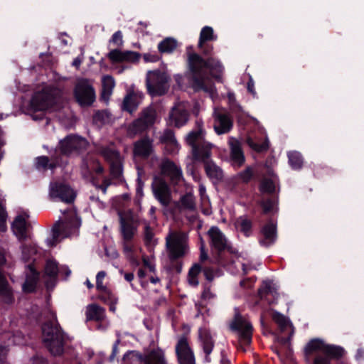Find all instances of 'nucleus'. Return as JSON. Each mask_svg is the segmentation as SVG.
Masks as SVG:
<instances>
[{"label":"nucleus","mask_w":364,"mask_h":364,"mask_svg":"<svg viewBox=\"0 0 364 364\" xmlns=\"http://www.w3.org/2000/svg\"><path fill=\"white\" fill-rule=\"evenodd\" d=\"M230 328L232 331L238 334L239 340L245 346H249L252 343L253 326L250 321L246 320L237 311L234 318L230 324Z\"/></svg>","instance_id":"10"},{"label":"nucleus","mask_w":364,"mask_h":364,"mask_svg":"<svg viewBox=\"0 0 364 364\" xmlns=\"http://www.w3.org/2000/svg\"><path fill=\"white\" fill-rule=\"evenodd\" d=\"M278 202L279 198L276 195L269 196L267 198L262 200L260 205L262 208L263 214L267 215L273 212L277 213L278 211Z\"/></svg>","instance_id":"32"},{"label":"nucleus","mask_w":364,"mask_h":364,"mask_svg":"<svg viewBox=\"0 0 364 364\" xmlns=\"http://www.w3.org/2000/svg\"><path fill=\"white\" fill-rule=\"evenodd\" d=\"M233 127V119L228 113H218L215 116L214 129L218 134L228 133Z\"/></svg>","instance_id":"18"},{"label":"nucleus","mask_w":364,"mask_h":364,"mask_svg":"<svg viewBox=\"0 0 364 364\" xmlns=\"http://www.w3.org/2000/svg\"><path fill=\"white\" fill-rule=\"evenodd\" d=\"M166 247L170 260L168 270L181 274L183 262L181 260L188 252V246L185 235L177 232H170L166 237Z\"/></svg>","instance_id":"3"},{"label":"nucleus","mask_w":364,"mask_h":364,"mask_svg":"<svg viewBox=\"0 0 364 364\" xmlns=\"http://www.w3.org/2000/svg\"><path fill=\"white\" fill-rule=\"evenodd\" d=\"M38 279V274L35 272H32V277H27L25 283L23 285L24 291L31 292L34 290L36 281Z\"/></svg>","instance_id":"46"},{"label":"nucleus","mask_w":364,"mask_h":364,"mask_svg":"<svg viewBox=\"0 0 364 364\" xmlns=\"http://www.w3.org/2000/svg\"><path fill=\"white\" fill-rule=\"evenodd\" d=\"M177 41L171 37L165 38L158 44V50L160 53H172L177 48Z\"/></svg>","instance_id":"34"},{"label":"nucleus","mask_w":364,"mask_h":364,"mask_svg":"<svg viewBox=\"0 0 364 364\" xmlns=\"http://www.w3.org/2000/svg\"><path fill=\"white\" fill-rule=\"evenodd\" d=\"M262 237L259 240L261 246L266 248L273 245L278 238L277 222L274 218H269L260 229Z\"/></svg>","instance_id":"11"},{"label":"nucleus","mask_w":364,"mask_h":364,"mask_svg":"<svg viewBox=\"0 0 364 364\" xmlns=\"http://www.w3.org/2000/svg\"><path fill=\"white\" fill-rule=\"evenodd\" d=\"M86 320L94 321L97 323L96 325V329L104 331L107 329V325L105 324L103 321L105 319V309L97 304H91L87 306L86 311Z\"/></svg>","instance_id":"14"},{"label":"nucleus","mask_w":364,"mask_h":364,"mask_svg":"<svg viewBox=\"0 0 364 364\" xmlns=\"http://www.w3.org/2000/svg\"><path fill=\"white\" fill-rule=\"evenodd\" d=\"M99 291V299L105 304L110 303L113 301H118L117 296L109 289L105 288Z\"/></svg>","instance_id":"42"},{"label":"nucleus","mask_w":364,"mask_h":364,"mask_svg":"<svg viewBox=\"0 0 364 364\" xmlns=\"http://www.w3.org/2000/svg\"><path fill=\"white\" fill-rule=\"evenodd\" d=\"M324 342L319 338H313L310 340L305 346L304 353L306 360L315 352L321 350L323 353Z\"/></svg>","instance_id":"30"},{"label":"nucleus","mask_w":364,"mask_h":364,"mask_svg":"<svg viewBox=\"0 0 364 364\" xmlns=\"http://www.w3.org/2000/svg\"><path fill=\"white\" fill-rule=\"evenodd\" d=\"M216 39L217 36L214 35L213 28L205 26L200 31L198 47H200L203 43L215 41Z\"/></svg>","instance_id":"37"},{"label":"nucleus","mask_w":364,"mask_h":364,"mask_svg":"<svg viewBox=\"0 0 364 364\" xmlns=\"http://www.w3.org/2000/svg\"><path fill=\"white\" fill-rule=\"evenodd\" d=\"M140 57V53L131 50L122 51L119 49H113L107 54V58L112 63H136L139 60Z\"/></svg>","instance_id":"15"},{"label":"nucleus","mask_w":364,"mask_h":364,"mask_svg":"<svg viewBox=\"0 0 364 364\" xmlns=\"http://www.w3.org/2000/svg\"><path fill=\"white\" fill-rule=\"evenodd\" d=\"M7 218V213L4 205L0 202V230L4 231L6 229L5 223Z\"/></svg>","instance_id":"56"},{"label":"nucleus","mask_w":364,"mask_h":364,"mask_svg":"<svg viewBox=\"0 0 364 364\" xmlns=\"http://www.w3.org/2000/svg\"><path fill=\"white\" fill-rule=\"evenodd\" d=\"M198 48L204 58L195 52L193 46L186 48L187 75L195 92H210V87L205 83L207 74L218 82H222L224 67L220 60L213 57V46L209 42L203 43Z\"/></svg>","instance_id":"1"},{"label":"nucleus","mask_w":364,"mask_h":364,"mask_svg":"<svg viewBox=\"0 0 364 364\" xmlns=\"http://www.w3.org/2000/svg\"><path fill=\"white\" fill-rule=\"evenodd\" d=\"M214 297V294L210 291V285L209 284H204L203 287V291L201 294V299L206 300V299H210Z\"/></svg>","instance_id":"63"},{"label":"nucleus","mask_w":364,"mask_h":364,"mask_svg":"<svg viewBox=\"0 0 364 364\" xmlns=\"http://www.w3.org/2000/svg\"><path fill=\"white\" fill-rule=\"evenodd\" d=\"M156 112L152 107H147L143 109L139 118L134 120L127 128V134L130 137H134L136 134H141L151 127L156 121Z\"/></svg>","instance_id":"9"},{"label":"nucleus","mask_w":364,"mask_h":364,"mask_svg":"<svg viewBox=\"0 0 364 364\" xmlns=\"http://www.w3.org/2000/svg\"><path fill=\"white\" fill-rule=\"evenodd\" d=\"M139 359L144 364H166L164 352L161 349L151 350L146 355H141Z\"/></svg>","instance_id":"24"},{"label":"nucleus","mask_w":364,"mask_h":364,"mask_svg":"<svg viewBox=\"0 0 364 364\" xmlns=\"http://www.w3.org/2000/svg\"><path fill=\"white\" fill-rule=\"evenodd\" d=\"M235 227L241 233L248 237L252 234L253 221L247 215H242L236 220Z\"/></svg>","instance_id":"25"},{"label":"nucleus","mask_w":364,"mask_h":364,"mask_svg":"<svg viewBox=\"0 0 364 364\" xmlns=\"http://www.w3.org/2000/svg\"><path fill=\"white\" fill-rule=\"evenodd\" d=\"M106 276V272L100 271L97 274L96 276V289L97 291H100L105 288H107L103 285V280Z\"/></svg>","instance_id":"55"},{"label":"nucleus","mask_w":364,"mask_h":364,"mask_svg":"<svg viewBox=\"0 0 364 364\" xmlns=\"http://www.w3.org/2000/svg\"><path fill=\"white\" fill-rule=\"evenodd\" d=\"M154 233L152 228L149 225H146L144 232V240L146 245H149L152 243L154 240Z\"/></svg>","instance_id":"52"},{"label":"nucleus","mask_w":364,"mask_h":364,"mask_svg":"<svg viewBox=\"0 0 364 364\" xmlns=\"http://www.w3.org/2000/svg\"><path fill=\"white\" fill-rule=\"evenodd\" d=\"M42 336L43 343L53 355L62 354L63 351V335L54 320L46 322L43 325Z\"/></svg>","instance_id":"4"},{"label":"nucleus","mask_w":364,"mask_h":364,"mask_svg":"<svg viewBox=\"0 0 364 364\" xmlns=\"http://www.w3.org/2000/svg\"><path fill=\"white\" fill-rule=\"evenodd\" d=\"M53 237L48 239L46 243L49 247L55 246L58 242L65 239L68 235V223L66 220L57 221L52 229Z\"/></svg>","instance_id":"16"},{"label":"nucleus","mask_w":364,"mask_h":364,"mask_svg":"<svg viewBox=\"0 0 364 364\" xmlns=\"http://www.w3.org/2000/svg\"><path fill=\"white\" fill-rule=\"evenodd\" d=\"M122 164L119 160L112 161L110 164V174L113 178L119 179L122 176Z\"/></svg>","instance_id":"45"},{"label":"nucleus","mask_w":364,"mask_h":364,"mask_svg":"<svg viewBox=\"0 0 364 364\" xmlns=\"http://www.w3.org/2000/svg\"><path fill=\"white\" fill-rule=\"evenodd\" d=\"M272 289L270 282H263L262 286L258 289V296L264 299L267 295L272 294Z\"/></svg>","instance_id":"48"},{"label":"nucleus","mask_w":364,"mask_h":364,"mask_svg":"<svg viewBox=\"0 0 364 364\" xmlns=\"http://www.w3.org/2000/svg\"><path fill=\"white\" fill-rule=\"evenodd\" d=\"M247 144L249 146L257 153H262L267 151L269 149V141L264 140L262 143H258L252 140V139H247Z\"/></svg>","instance_id":"44"},{"label":"nucleus","mask_w":364,"mask_h":364,"mask_svg":"<svg viewBox=\"0 0 364 364\" xmlns=\"http://www.w3.org/2000/svg\"><path fill=\"white\" fill-rule=\"evenodd\" d=\"M89 146L88 141L78 134H70V154L75 151L77 154L82 153Z\"/></svg>","instance_id":"23"},{"label":"nucleus","mask_w":364,"mask_h":364,"mask_svg":"<svg viewBox=\"0 0 364 364\" xmlns=\"http://www.w3.org/2000/svg\"><path fill=\"white\" fill-rule=\"evenodd\" d=\"M60 96V90L51 86H44L34 92L31 105L35 110H45L56 103Z\"/></svg>","instance_id":"6"},{"label":"nucleus","mask_w":364,"mask_h":364,"mask_svg":"<svg viewBox=\"0 0 364 364\" xmlns=\"http://www.w3.org/2000/svg\"><path fill=\"white\" fill-rule=\"evenodd\" d=\"M189 112L184 105L178 103L170 110L168 114V124L176 128H181L188 121Z\"/></svg>","instance_id":"12"},{"label":"nucleus","mask_w":364,"mask_h":364,"mask_svg":"<svg viewBox=\"0 0 364 364\" xmlns=\"http://www.w3.org/2000/svg\"><path fill=\"white\" fill-rule=\"evenodd\" d=\"M170 77L165 72L160 70L149 71L146 77V87L149 93L152 96H162L169 88Z\"/></svg>","instance_id":"7"},{"label":"nucleus","mask_w":364,"mask_h":364,"mask_svg":"<svg viewBox=\"0 0 364 364\" xmlns=\"http://www.w3.org/2000/svg\"><path fill=\"white\" fill-rule=\"evenodd\" d=\"M229 146L232 161L239 166H242L245 161V158L241 142L234 137H230Z\"/></svg>","instance_id":"21"},{"label":"nucleus","mask_w":364,"mask_h":364,"mask_svg":"<svg viewBox=\"0 0 364 364\" xmlns=\"http://www.w3.org/2000/svg\"><path fill=\"white\" fill-rule=\"evenodd\" d=\"M111 113L107 109L96 110L92 115V123L102 127L111 121Z\"/></svg>","instance_id":"33"},{"label":"nucleus","mask_w":364,"mask_h":364,"mask_svg":"<svg viewBox=\"0 0 364 364\" xmlns=\"http://www.w3.org/2000/svg\"><path fill=\"white\" fill-rule=\"evenodd\" d=\"M46 273L53 277L58 273V266L54 262H48L46 266Z\"/></svg>","instance_id":"58"},{"label":"nucleus","mask_w":364,"mask_h":364,"mask_svg":"<svg viewBox=\"0 0 364 364\" xmlns=\"http://www.w3.org/2000/svg\"><path fill=\"white\" fill-rule=\"evenodd\" d=\"M12 229L14 234L19 240H23L26 238V221L22 216H18L12 224Z\"/></svg>","instance_id":"31"},{"label":"nucleus","mask_w":364,"mask_h":364,"mask_svg":"<svg viewBox=\"0 0 364 364\" xmlns=\"http://www.w3.org/2000/svg\"><path fill=\"white\" fill-rule=\"evenodd\" d=\"M102 155L107 159L115 161L119 160V154L117 151L109 148H105L102 150Z\"/></svg>","instance_id":"53"},{"label":"nucleus","mask_w":364,"mask_h":364,"mask_svg":"<svg viewBox=\"0 0 364 364\" xmlns=\"http://www.w3.org/2000/svg\"><path fill=\"white\" fill-rule=\"evenodd\" d=\"M122 33L121 31H117L112 35L109 40V43H113L117 46H121L123 44Z\"/></svg>","instance_id":"57"},{"label":"nucleus","mask_w":364,"mask_h":364,"mask_svg":"<svg viewBox=\"0 0 364 364\" xmlns=\"http://www.w3.org/2000/svg\"><path fill=\"white\" fill-rule=\"evenodd\" d=\"M179 144L177 141L165 144V151L168 154H174L178 152Z\"/></svg>","instance_id":"59"},{"label":"nucleus","mask_w":364,"mask_h":364,"mask_svg":"<svg viewBox=\"0 0 364 364\" xmlns=\"http://www.w3.org/2000/svg\"><path fill=\"white\" fill-rule=\"evenodd\" d=\"M254 173L251 167H247L242 172L240 173V178L245 183H249L253 178Z\"/></svg>","instance_id":"54"},{"label":"nucleus","mask_w":364,"mask_h":364,"mask_svg":"<svg viewBox=\"0 0 364 364\" xmlns=\"http://www.w3.org/2000/svg\"><path fill=\"white\" fill-rule=\"evenodd\" d=\"M204 267L199 263H195L189 269L188 277L191 285L197 287L199 284L198 276L203 272Z\"/></svg>","instance_id":"39"},{"label":"nucleus","mask_w":364,"mask_h":364,"mask_svg":"<svg viewBox=\"0 0 364 364\" xmlns=\"http://www.w3.org/2000/svg\"><path fill=\"white\" fill-rule=\"evenodd\" d=\"M120 231L125 241H132L135 234V228L122 214L119 215Z\"/></svg>","instance_id":"26"},{"label":"nucleus","mask_w":364,"mask_h":364,"mask_svg":"<svg viewBox=\"0 0 364 364\" xmlns=\"http://www.w3.org/2000/svg\"><path fill=\"white\" fill-rule=\"evenodd\" d=\"M58 164H59V161L56 160L55 162H50L48 157L43 156L36 158V166L37 168H43L47 169L50 168L53 169Z\"/></svg>","instance_id":"41"},{"label":"nucleus","mask_w":364,"mask_h":364,"mask_svg":"<svg viewBox=\"0 0 364 364\" xmlns=\"http://www.w3.org/2000/svg\"><path fill=\"white\" fill-rule=\"evenodd\" d=\"M55 153L61 156H66L68 154V137L65 136L59 143L58 146L55 149Z\"/></svg>","instance_id":"49"},{"label":"nucleus","mask_w":364,"mask_h":364,"mask_svg":"<svg viewBox=\"0 0 364 364\" xmlns=\"http://www.w3.org/2000/svg\"><path fill=\"white\" fill-rule=\"evenodd\" d=\"M196 124L197 129L190 132L186 138L187 144L191 147L193 159L204 164L205 173L210 178L220 181L223 177V171L210 160L213 145L205 140L202 126L198 122Z\"/></svg>","instance_id":"2"},{"label":"nucleus","mask_w":364,"mask_h":364,"mask_svg":"<svg viewBox=\"0 0 364 364\" xmlns=\"http://www.w3.org/2000/svg\"><path fill=\"white\" fill-rule=\"evenodd\" d=\"M153 151L152 141L148 136H144L134 144L133 153L136 156L148 159Z\"/></svg>","instance_id":"20"},{"label":"nucleus","mask_w":364,"mask_h":364,"mask_svg":"<svg viewBox=\"0 0 364 364\" xmlns=\"http://www.w3.org/2000/svg\"><path fill=\"white\" fill-rule=\"evenodd\" d=\"M70 239L72 237H77L79 229L81 226V218L77 215L75 208L70 207Z\"/></svg>","instance_id":"28"},{"label":"nucleus","mask_w":364,"mask_h":364,"mask_svg":"<svg viewBox=\"0 0 364 364\" xmlns=\"http://www.w3.org/2000/svg\"><path fill=\"white\" fill-rule=\"evenodd\" d=\"M177 359L180 364H196L194 354L177 357Z\"/></svg>","instance_id":"60"},{"label":"nucleus","mask_w":364,"mask_h":364,"mask_svg":"<svg viewBox=\"0 0 364 364\" xmlns=\"http://www.w3.org/2000/svg\"><path fill=\"white\" fill-rule=\"evenodd\" d=\"M139 103L136 101L134 92L128 93L124 98L122 102L123 110L132 114L137 109Z\"/></svg>","instance_id":"35"},{"label":"nucleus","mask_w":364,"mask_h":364,"mask_svg":"<svg viewBox=\"0 0 364 364\" xmlns=\"http://www.w3.org/2000/svg\"><path fill=\"white\" fill-rule=\"evenodd\" d=\"M199 337L202 343L203 350L205 353V361L210 363L211 358L210 355L213 350L215 341L208 331H204L200 333Z\"/></svg>","instance_id":"22"},{"label":"nucleus","mask_w":364,"mask_h":364,"mask_svg":"<svg viewBox=\"0 0 364 364\" xmlns=\"http://www.w3.org/2000/svg\"><path fill=\"white\" fill-rule=\"evenodd\" d=\"M70 364H83L82 359L78 358L73 348L70 346Z\"/></svg>","instance_id":"64"},{"label":"nucleus","mask_w":364,"mask_h":364,"mask_svg":"<svg viewBox=\"0 0 364 364\" xmlns=\"http://www.w3.org/2000/svg\"><path fill=\"white\" fill-rule=\"evenodd\" d=\"M208 235L210 240V244L214 262L218 265H225V260L223 254L225 251L231 252V247L228 245L225 236L217 226L211 227Z\"/></svg>","instance_id":"5"},{"label":"nucleus","mask_w":364,"mask_h":364,"mask_svg":"<svg viewBox=\"0 0 364 364\" xmlns=\"http://www.w3.org/2000/svg\"><path fill=\"white\" fill-rule=\"evenodd\" d=\"M259 191L270 196L274 195L275 185L274 181L270 178L263 179L259 184Z\"/></svg>","instance_id":"43"},{"label":"nucleus","mask_w":364,"mask_h":364,"mask_svg":"<svg viewBox=\"0 0 364 364\" xmlns=\"http://www.w3.org/2000/svg\"><path fill=\"white\" fill-rule=\"evenodd\" d=\"M49 196L53 200L68 203V186L66 182H55L50 186Z\"/></svg>","instance_id":"17"},{"label":"nucleus","mask_w":364,"mask_h":364,"mask_svg":"<svg viewBox=\"0 0 364 364\" xmlns=\"http://www.w3.org/2000/svg\"><path fill=\"white\" fill-rule=\"evenodd\" d=\"M73 95L75 101L81 107L92 106L96 100L95 90L91 82L84 77L77 80L73 90Z\"/></svg>","instance_id":"8"},{"label":"nucleus","mask_w":364,"mask_h":364,"mask_svg":"<svg viewBox=\"0 0 364 364\" xmlns=\"http://www.w3.org/2000/svg\"><path fill=\"white\" fill-rule=\"evenodd\" d=\"M154 197L164 206H167L170 203L171 193L168 184L161 178L154 177L151 184Z\"/></svg>","instance_id":"13"},{"label":"nucleus","mask_w":364,"mask_h":364,"mask_svg":"<svg viewBox=\"0 0 364 364\" xmlns=\"http://www.w3.org/2000/svg\"><path fill=\"white\" fill-rule=\"evenodd\" d=\"M203 275H204L205 279L208 282H211L213 281L215 276H214V270L212 267H204V268L203 269Z\"/></svg>","instance_id":"62"},{"label":"nucleus","mask_w":364,"mask_h":364,"mask_svg":"<svg viewBox=\"0 0 364 364\" xmlns=\"http://www.w3.org/2000/svg\"><path fill=\"white\" fill-rule=\"evenodd\" d=\"M273 320L279 326L282 331H284L289 323V321L283 314L276 312L273 315Z\"/></svg>","instance_id":"47"},{"label":"nucleus","mask_w":364,"mask_h":364,"mask_svg":"<svg viewBox=\"0 0 364 364\" xmlns=\"http://www.w3.org/2000/svg\"><path fill=\"white\" fill-rule=\"evenodd\" d=\"M323 353L326 355L325 357L328 358L331 361V359L339 360L342 358L346 353V350L340 346L325 343Z\"/></svg>","instance_id":"27"},{"label":"nucleus","mask_w":364,"mask_h":364,"mask_svg":"<svg viewBox=\"0 0 364 364\" xmlns=\"http://www.w3.org/2000/svg\"><path fill=\"white\" fill-rule=\"evenodd\" d=\"M0 295L6 303L10 304L13 301V294L8 285L6 278L0 272Z\"/></svg>","instance_id":"36"},{"label":"nucleus","mask_w":364,"mask_h":364,"mask_svg":"<svg viewBox=\"0 0 364 364\" xmlns=\"http://www.w3.org/2000/svg\"><path fill=\"white\" fill-rule=\"evenodd\" d=\"M114 86V78L110 75H106L103 78V90L101 94V100L107 101L112 93V90Z\"/></svg>","instance_id":"38"},{"label":"nucleus","mask_w":364,"mask_h":364,"mask_svg":"<svg viewBox=\"0 0 364 364\" xmlns=\"http://www.w3.org/2000/svg\"><path fill=\"white\" fill-rule=\"evenodd\" d=\"M22 253L23 255V257L26 259H28L29 257L36 253V248L34 246L31 245H25L22 247Z\"/></svg>","instance_id":"61"},{"label":"nucleus","mask_w":364,"mask_h":364,"mask_svg":"<svg viewBox=\"0 0 364 364\" xmlns=\"http://www.w3.org/2000/svg\"><path fill=\"white\" fill-rule=\"evenodd\" d=\"M289 164L292 169L299 170L303 166V157L298 151H291L288 153Z\"/></svg>","instance_id":"40"},{"label":"nucleus","mask_w":364,"mask_h":364,"mask_svg":"<svg viewBox=\"0 0 364 364\" xmlns=\"http://www.w3.org/2000/svg\"><path fill=\"white\" fill-rule=\"evenodd\" d=\"M175 141H177V140L175 137L173 131L171 129H166L164 131V132L163 133V134L161 135V136L160 137V141L163 144H166L170 142H173Z\"/></svg>","instance_id":"50"},{"label":"nucleus","mask_w":364,"mask_h":364,"mask_svg":"<svg viewBox=\"0 0 364 364\" xmlns=\"http://www.w3.org/2000/svg\"><path fill=\"white\" fill-rule=\"evenodd\" d=\"M181 203L182 206L188 210H193L195 208V203L191 195L186 194L181 198Z\"/></svg>","instance_id":"51"},{"label":"nucleus","mask_w":364,"mask_h":364,"mask_svg":"<svg viewBox=\"0 0 364 364\" xmlns=\"http://www.w3.org/2000/svg\"><path fill=\"white\" fill-rule=\"evenodd\" d=\"M160 170L161 174L170 177L172 181H179L183 177L181 168L169 159L162 161Z\"/></svg>","instance_id":"19"},{"label":"nucleus","mask_w":364,"mask_h":364,"mask_svg":"<svg viewBox=\"0 0 364 364\" xmlns=\"http://www.w3.org/2000/svg\"><path fill=\"white\" fill-rule=\"evenodd\" d=\"M175 350L177 357L194 354L189 345L188 337L185 334L181 336L178 338L176 345Z\"/></svg>","instance_id":"29"}]
</instances>
